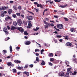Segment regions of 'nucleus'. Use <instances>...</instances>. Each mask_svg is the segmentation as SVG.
<instances>
[{
  "label": "nucleus",
  "mask_w": 77,
  "mask_h": 77,
  "mask_svg": "<svg viewBox=\"0 0 77 77\" xmlns=\"http://www.w3.org/2000/svg\"><path fill=\"white\" fill-rule=\"evenodd\" d=\"M2 53H3V54H6V53H7V51L6 50H3L2 51Z\"/></svg>",
  "instance_id": "27"
},
{
  "label": "nucleus",
  "mask_w": 77,
  "mask_h": 77,
  "mask_svg": "<svg viewBox=\"0 0 77 77\" xmlns=\"http://www.w3.org/2000/svg\"><path fill=\"white\" fill-rule=\"evenodd\" d=\"M11 64H12V63L11 62H8L7 63V65H8V66H11Z\"/></svg>",
  "instance_id": "20"
},
{
  "label": "nucleus",
  "mask_w": 77,
  "mask_h": 77,
  "mask_svg": "<svg viewBox=\"0 0 77 77\" xmlns=\"http://www.w3.org/2000/svg\"><path fill=\"white\" fill-rule=\"evenodd\" d=\"M48 20H49V19H48V18H46L45 19V21H48Z\"/></svg>",
  "instance_id": "57"
},
{
  "label": "nucleus",
  "mask_w": 77,
  "mask_h": 77,
  "mask_svg": "<svg viewBox=\"0 0 77 77\" xmlns=\"http://www.w3.org/2000/svg\"><path fill=\"white\" fill-rule=\"evenodd\" d=\"M21 16L22 17H23V18H24V15L23 14H21Z\"/></svg>",
  "instance_id": "60"
},
{
  "label": "nucleus",
  "mask_w": 77,
  "mask_h": 77,
  "mask_svg": "<svg viewBox=\"0 0 77 77\" xmlns=\"http://www.w3.org/2000/svg\"><path fill=\"white\" fill-rule=\"evenodd\" d=\"M9 39H10V38H9V37H8V38H5V41H8V40H9Z\"/></svg>",
  "instance_id": "32"
},
{
  "label": "nucleus",
  "mask_w": 77,
  "mask_h": 77,
  "mask_svg": "<svg viewBox=\"0 0 77 77\" xmlns=\"http://www.w3.org/2000/svg\"><path fill=\"white\" fill-rule=\"evenodd\" d=\"M53 33H55V34H58V32L57 31L54 32Z\"/></svg>",
  "instance_id": "54"
},
{
  "label": "nucleus",
  "mask_w": 77,
  "mask_h": 77,
  "mask_svg": "<svg viewBox=\"0 0 77 77\" xmlns=\"http://www.w3.org/2000/svg\"><path fill=\"white\" fill-rule=\"evenodd\" d=\"M59 76L63 77V76L65 75V74H64V72H61L59 73Z\"/></svg>",
  "instance_id": "4"
},
{
  "label": "nucleus",
  "mask_w": 77,
  "mask_h": 77,
  "mask_svg": "<svg viewBox=\"0 0 77 77\" xmlns=\"http://www.w3.org/2000/svg\"><path fill=\"white\" fill-rule=\"evenodd\" d=\"M27 18L29 20H33V17L30 16H27Z\"/></svg>",
  "instance_id": "7"
},
{
  "label": "nucleus",
  "mask_w": 77,
  "mask_h": 77,
  "mask_svg": "<svg viewBox=\"0 0 77 77\" xmlns=\"http://www.w3.org/2000/svg\"><path fill=\"white\" fill-rule=\"evenodd\" d=\"M67 72L69 73V74H71L72 73V71H71V68H69L67 69Z\"/></svg>",
  "instance_id": "8"
},
{
  "label": "nucleus",
  "mask_w": 77,
  "mask_h": 77,
  "mask_svg": "<svg viewBox=\"0 0 77 77\" xmlns=\"http://www.w3.org/2000/svg\"><path fill=\"white\" fill-rule=\"evenodd\" d=\"M3 30L5 32H6V31H7V28H4L3 29Z\"/></svg>",
  "instance_id": "36"
},
{
  "label": "nucleus",
  "mask_w": 77,
  "mask_h": 77,
  "mask_svg": "<svg viewBox=\"0 0 77 77\" xmlns=\"http://www.w3.org/2000/svg\"><path fill=\"white\" fill-rule=\"evenodd\" d=\"M20 13H16V15L17 16H18V17H19L20 15Z\"/></svg>",
  "instance_id": "46"
},
{
  "label": "nucleus",
  "mask_w": 77,
  "mask_h": 77,
  "mask_svg": "<svg viewBox=\"0 0 77 77\" xmlns=\"http://www.w3.org/2000/svg\"><path fill=\"white\" fill-rule=\"evenodd\" d=\"M23 74H26V75H27V76H29V75H30V73H29V72H26V71L24 72H23Z\"/></svg>",
  "instance_id": "10"
},
{
  "label": "nucleus",
  "mask_w": 77,
  "mask_h": 77,
  "mask_svg": "<svg viewBox=\"0 0 77 77\" xmlns=\"http://www.w3.org/2000/svg\"><path fill=\"white\" fill-rule=\"evenodd\" d=\"M21 63V61L18 60L17 63Z\"/></svg>",
  "instance_id": "56"
},
{
  "label": "nucleus",
  "mask_w": 77,
  "mask_h": 77,
  "mask_svg": "<svg viewBox=\"0 0 77 77\" xmlns=\"http://www.w3.org/2000/svg\"><path fill=\"white\" fill-rule=\"evenodd\" d=\"M54 18H58V17H59V16L54 15Z\"/></svg>",
  "instance_id": "52"
},
{
  "label": "nucleus",
  "mask_w": 77,
  "mask_h": 77,
  "mask_svg": "<svg viewBox=\"0 0 77 77\" xmlns=\"http://www.w3.org/2000/svg\"><path fill=\"white\" fill-rule=\"evenodd\" d=\"M49 65L50 66H53V64H52V63H51V62H50L49 63Z\"/></svg>",
  "instance_id": "47"
},
{
  "label": "nucleus",
  "mask_w": 77,
  "mask_h": 77,
  "mask_svg": "<svg viewBox=\"0 0 77 77\" xmlns=\"http://www.w3.org/2000/svg\"><path fill=\"white\" fill-rule=\"evenodd\" d=\"M5 33L6 35H7V34L8 35V31L5 32Z\"/></svg>",
  "instance_id": "53"
},
{
  "label": "nucleus",
  "mask_w": 77,
  "mask_h": 77,
  "mask_svg": "<svg viewBox=\"0 0 77 77\" xmlns=\"http://www.w3.org/2000/svg\"><path fill=\"white\" fill-rule=\"evenodd\" d=\"M50 60L51 62H53L54 60V59L53 58H50Z\"/></svg>",
  "instance_id": "31"
},
{
  "label": "nucleus",
  "mask_w": 77,
  "mask_h": 77,
  "mask_svg": "<svg viewBox=\"0 0 77 77\" xmlns=\"http://www.w3.org/2000/svg\"><path fill=\"white\" fill-rule=\"evenodd\" d=\"M18 69H21V67L20 66H18L17 67Z\"/></svg>",
  "instance_id": "51"
},
{
  "label": "nucleus",
  "mask_w": 77,
  "mask_h": 77,
  "mask_svg": "<svg viewBox=\"0 0 77 77\" xmlns=\"http://www.w3.org/2000/svg\"><path fill=\"white\" fill-rule=\"evenodd\" d=\"M13 24L14 26H17V23L16 22H14L13 23Z\"/></svg>",
  "instance_id": "33"
},
{
  "label": "nucleus",
  "mask_w": 77,
  "mask_h": 77,
  "mask_svg": "<svg viewBox=\"0 0 77 77\" xmlns=\"http://www.w3.org/2000/svg\"><path fill=\"white\" fill-rule=\"evenodd\" d=\"M44 26L45 27V29H47V28H48V27H50V23H47V24H46L45 25H44Z\"/></svg>",
  "instance_id": "5"
},
{
  "label": "nucleus",
  "mask_w": 77,
  "mask_h": 77,
  "mask_svg": "<svg viewBox=\"0 0 77 77\" xmlns=\"http://www.w3.org/2000/svg\"><path fill=\"white\" fill-rule=\"evenodd\" d=\"M12 12V9H10L8 10V12L9 14H11Z\"/></svg>",
  "instance_id": "16"
},
{
  "label": "nucleus",
  "mask_w": 77,
  "mask_h": 77,
  "mask_svg": "<svg viewBox=\"0 0 77 77\" xmlns=\"http://www.w3.org/2000/svg\"><path fill=\"white\" fill-rule=\"evenodd\" d=\"M66 45L67 46H68V47H70V46H71L72 45V43L69 42H68L66 44Z\"/></svg>",
  "instance_id": "9"
},
{
  "label": "nucleus",
  "mask_w": 77,
  "mask_h": 77,
  "mask_svg": "<svg viewBox=\"0 0 77 77\" xmlns=\"http://www.w3.org/2000/svg\"><path fill=\"white\" fill-rule=\"evenodd\" d=\"M11 18L9 16H8L6 17L5 20L6 21H8L9 20H11Z\"/></svg>",
  "instance_id": "12"
},
{
  "label": "nucleus",
  "mask_w": 77,
  "mask_h": 77,
  "mask_svg": "<svg viewBox=\"0 0 77 77\" xmlns=\"http://www.w3.org/2000/svg\"><path fill=\"white\" fill-rule=\"evenodd\" d=\"M64 20H65V21H68V18L66 17H64Z\"/></svg>",
  "instance_id": "45"
},
{
  "label": "nucleus",
  "mask_w": 77,
  "mask_h": 77,
  "mask_svg": "<svg viewBox=\"0 0 77 77\" xmlns=\"http://www.w3.org/2000/svg\"><path fill=\"white\" fill-rule=\"evenodd\" d=\"M24 35H26V36H27L29 35V33H27V32L26 31H25L24 32Z\"/></svg>",
  "instance_id": "24"
},
{
  "label": "nucleus",
  "mask_w": 77,
  "mask_h": 77,
  "mask_svg": "<svg viewBox=\"0 0 77 77\" xmlns=\"http://www.w3.org/2000/svg\"><path fill=\"white\" fill-rule=\"evenodd\" d=\"M57 27L58 28V29H62L63 26V25L61 24H57Z\"/></svg>",
  "instance_id": "1"
},
{
  "label": "nucleus",
  "mask_w": 77,
  "mask_h": 77,
  "mask_svg": "<svg viewBox=\"0 0 77 77\" xmlns=\"http://www.w3.org/2000/svg\"><path fill=\"white\" fill-rule=\"evenodd\" d=\"M34 5H37L38 4V3L36 2H34Z\"/></svg>",
  "instance_id": "58"
},
{
  "label": "nucleus",
  "mask_w": 77,
  "mask_h": 77,
  "mask_svg": "<svg viewBox=\"0 0 77 77\" xmlns=\"http://www.w3.org/2000/svg\"><path fill=\"white\" fill-rule=\"evenodd\" d=\"M57 53L58 54V56H60V54H61V52H60V51H58L57 52Z\"/></svg>",
  "instance_id": "40"
},
{
  "label": "nucleus",
  "mask_w": 77,
  "mask_h": 77,
  "mask_svg": "<svg viewBox=\"0 0 77 77\" xmlns=\"http://www.w3.org/2000/svg\"><path fill=\"white\" fill-rule=\"evenodd\" d=\"M13 71L14 72V73H17V70H16V69H13Z\"/></svg>",
  "instance_id": "28"
},
{
  "label": "nucleus",
  "mask_w": 77,
  "mask_h": 77,
  "mask_svg": "<svg viewBox=\"0 0 77 77\" xmlns=\"http://www.w3.org/2000/svg\"><path fill=\"white\" fill-rule=\"evenodd\" d=\"M10 51L11 53H12V46H10Z\"/></svg>",
  "instance_id": "21"
},
{
  "label": "nucleus",
  "mask_w": 77,
  "mask_h": 77,
  "mask_svg": "<svg viewBox=\"0 0 77 77\" xmlns=\"http://www.w3.org/2000/svg\"><path fill=\"white\" fill-rule=\"evenodd\" d=\"M30 42L29 41H27L25 43V44H26V45H30Z\"/></svg>",
  "instance_id": "18"
},
{
  "label": "nucleus",
  "mask_w": 77,
  "mask_h": 77,
  "mask_svg": "<svg viewBox=\"0 0 77 77\" xmlns=\"http://www.w3.org/2000/svg\"><path fill=\"white\" fill-rule=\"evenodd\" d=\"M40 7L41 8H42V9H43V8H44V6H43V5H41V4H40Z\"/></svg>",
  "instance_id": "38"
},
{
  "label": "nucleus",
  "mask_w": 77,
  "mask_h": 77,
  "mask_svg": "<svg viewBox=\"0 0 77 77\" xmlns=\"http://www.w3.org/2000/svg\"><path fill=\"white\" fill-rule=\"evenodd\" d=\"M28 66H29V64H26L24 68L25 69L27 68L28 67Z\"/></svg>",
  "instance_id": "37"
},
{
  "label": "nucleus",
  "mask_w": 77,
  "mask_h": 77,
  "mask_svg": "<svg viewBox=\"0 0 77 77\" xmlns=\"http://www.w3.org/2000/svg\"><path fill=\"white\" fill-rule=\"evenodd\" d=\"M54 2H56L59 3L60 2V0L58 1V0H54Z\"/></svg>",
  "instance_id": "42"
},
{
  "label": "nucleus",
  "mask_w": 77,
  "mask_h": 77,
  "mask_svg": "<svg viewBox=\"0 0 77 77\" xmlns=\"http://www.w3.org/2000/svg\"><path fill=\"white\" fill-rule=\"evenodd\" d=\"M14 62L15 63H18V60H14Z\"/></svg>",
  "instance_id": "48"
},
{
  "label": "nucleus",
  "mask_w": 77,
  "mask_h": 77,
  "mask_svg": "<svg viewBox=\"0 0 77 77\" xmlns=\"http://www.w3.org/2000/svg\"><path fill=\"white\" fill-rule=\"evenodd\" d=\"M36 60L37 62H39L40 60L39 59V57H36Z\"/></svg>",
  "instance_id": "29"
},
{
  "label": "nucleus",
  "mask_w": 77,
  "mask_h": 77,
  "mask_svg": "<svg viewBox=\"0 0 77 77\" xmlns=\"http://www.w3.org/2000/svg\"><path fill=\"white\" fill-rule=\"evenodd\" d=\"M17 29L21 33L24 32V29H23L21 27H18Z\"/></svg>",
  "instance_id": "2"
},
{
  "label": "nucleus",
  "mask_w": 77,
  "mask_h": 77,
  "mask_svg": "<svg viewBox=\"0 0 77 77\" xmlns=\"http://www.w3.org/2000/svg\"><path fill=\"white\" fill-rule=\"evenodd\" d=\"M17 24L19 26H21V24H22V21L21 20V19H19L17 20Z\"/></svg>",
  "instance_id": "3"
},
{
  "label": "nucleus",
  "mask_w": 77,
  "mask_h": 77,
  "mask_svg": "<svg viewBox=\"0 0 77 77\" xmlns=\"http://www.w3.org/2000/svg\"><path fill=\"white\" fill-rule=\"evenodd\" d=\"M56 38H62V35H57V37Z\"/></svg>",
  "instance_id": "30"
},
{
  "label": "nucleus",
  "mask_w": 77,
  "mask_h": 77,
  "mask_svg": "<svg viewBox=\"0 0 77 77\" xmlns=\"http://www.w3.org/2000/svg\"><path fill=\"white\" fill-rule=\"evenodd\" d=\"M23 24H25V25H27V21L26 20L23 21Z\"/></svg>",
  "instance_id": "34"
},
{
  "label": "nucleus",
  "mask_w": 77,
  "mask_h": 77,
  "mask_svg": "<svg viewBox=\"0 0 77 77\" xmlns=\"http://www.w3.org/2000/svg\"><path fill=\"white\" fill-rule=\"evenodd\" d=\"M65 62L66 65H67V66H69V61H66Z\"/></svg>",
  "instance_id": "19"
},
{
  "label": "nucleus",
  "mask_w": 77,
  "mask_h": 77,
  "mask_svg": "<svg viewBox=\"0 0 77 77\" xmlns=\"http://www.w3.org/2000/svg\"><path fill=\"white\" fill-rule=\"evenodd\" d=\"M6 9H7V7H2V8L1 7L0 8V11H2V10H3V11H5Z\"/></svg>",
  "instance_id": "6"
},
{
  "label": "nucleus",
  "mask_w": 77,
  "mask_h": 77,
  "mask_svg": "<svg viewBox=\"0 0 77 77\" xmlns=\"http://www.w3.org/2000/svg\"><path fill=\"white\" fill-rule=\"evenodd\" d=\"M48 56L49 57H53V53H50L48 54Z\"/></svg>",
  "instance_id": "15"
},
{
  "label": "nucleus",
  "mask_w": 77,
  "mask_h": 77,
  "mask_svg": "<svg viewBox=\"0 0 77 77\" xmlns=\"http://www.w3.org/2000/svg\"><path fill=\"white\" fill-rule=\"evenodd\" d=\"M35 55L36 56H39V54H38V53H36L35 54Z\"/></svg>",
  "instance_id": "61"
},
{
  "label": "nucleus",
  "mask_w": 77,
  "mask_h": 77,
  "mask_svg": "<svg viewBox=\"0 0 77 77\" xmlns=\"http://www.w3.org/2000/svg\"><path fill=\"white\" fill-rule=\"evenodd\" d=\"M65 39H66L67 40H68L69 38L68 36H66V38H65Z\"/></svg>",
  "instance_id": "41"
},
{
  "label": "nucleus",
  "mask_w": 77,
  "mask_h": 77,
  "mask_svg": "<svg viewBox=\"0 0 77 77\" xmlns=\"http://www.w3.org/2000/svg\"><path fill=\"white\" fill-rule=\"evenodd\" d=\"M13 8L14 9V10H16V11H17V6H14L13 7Z\"/></svg>",
  "instance_id": "25"
},
{
  "label": "nucleus",
  "mask_w": 77,
  "mask_h": 77,
  "mask_svg": "<svg viewBox=\"0 0 77 77\" xmlns=\"http://www.w3.org/2000/svg\"><path fill=\"white\" fill-rule=\"evenodd\" d=\"M41 65L42 66H43L45 65V61H44V60H42V63Z\"/></svg>",
  "instance_id": "11"
},
{
  "label": "nucleus",
  "mask_w": 77,
  "mask_h": 77,
  "mask_svg": "<svg viewBox=\"0 0 77 77\" xmlns=\"http://www.w3.org/2000/svg\"><path fill=\"white\" fill-rule=\"evenodd\" d=\"M13 17L14 18H15L16 17V15L15 14L13 15Z\"/></svg>",
  "instance_id": "55"
},
{
  "label": "nucleus",
  "mask_w": 77,
  "mask_h": 77,
  "mask_svg": "<svg viewBox=\"0 0 77 77\" xmlns=\"http://www.w3.org/2000/svg\"><path fill=\"white\" fill-rule=\"evenodd\" d=\"M2 12L4 13V14H7V11H5L3 12Z\"/></svg>",
  "instance_id": "62"
},
{
  "label": "nucleus",
  "mask_w": 77,
  "mask_h": 77,
  "mask_svg": "<svg viewBox=\"0 0 77 77\" xmlns=\"http://www.w3.org/2000/svg\"><path fill=\"white\" fill-rule=\"evenodd\" d=\"M22 8V7H21V6H20L18 7V9H21Z\"/></svg>",
  "instance_id": "50"
},
{
  "label": "nucleus",
  "mask_w": 77,
  "mask_h": 77,
  "mask_svg": "<svg viewBox=\"0 0 77 77\" xmlns=\"http://www.w3.org/2000/svg\"><path fill=\"white\" fill-rule=\"evenodd\" d=\"M17 29V27H15L14 26H12L11 29V30H14L15 29Z\"/></svg>",
  "instance_id": "13"
},
{
  "label": "nucleus",
  "mask_w": 77,
  "mask_h": 77,
  "mask_svg": "<svg viewBox=\"0 0 77 77\" xmlns=\"http://www.w3.org/2000/svg\"><path fill=\"white\" fill-rule=\"evenodd\" d=\"M54 41L55 42V43H57V40H55V39L54 40Z\"/></svg>",
  "instance_id": "63"
},
{
  "label": "nucleus",
  "mask_w": 77,
  "mask_h": 77,
  "mask_svg": "<svg viewBox=\"0 0 77 77\" xmlns=\"http://www.w3.org/2000/svg\"><path fill=\"white\" fill-rule=\"evenodd\" d=\"M43 51H44V49L42 50L41 51V54H43V53H42Z\"/></svg>",
  "instance_id": "44"
},
{
  "label": "nucleus",
  "mask_w": 77,
  "mask_h": 77,
  "mask_svg": "<svg viewBox=\"0 0 77 77\" xmlns=\"http://www.w3.org/2000/svg\"><path fill=\"white\" fill-rule=\"evenodd\" d=\"M67 6H68V4H66L64 6L60 5L59 6V7L60 8H65V7H66Z\"/></svg>",
  "instance_id": "14"
},
{
  "label": "nucleus",
  "mask_w": 77,
  "mask_h": 77,
  "mask_svg": "<svg viewBox=\"0 0 77 77\" xmlns=\"http://www.w3.org/2000/svg\"><path fill=\"white\" fill-rule=\"evenodd\" d=\"M1 14V17H3L5 16V14L3 13V12H2Z\"/></svg>",
  "instance_id": "35"
},
{
  "label": "nucleus",
  "mask_w": 77,
  "mask_h": 77,
  "mask_svg": "<svg viewBox=\"0 0 77 77\" xmlns=\"http://www.w3.org/2000/svg\"><path fill=\"white\" fill-rule=\"evenodd\" d=\"M40 50L39 49H36L35 50V52H36L37 51H39Z\"/></svg>",
  "instance_id": "43"
},
{
  "label": "nucleus",
  "mask_w": 77,
  "mask_h": 77,
  "mask_svg": "<svg viewBox=\"0 0 77 77\" xmlns=\"http://www.w3.org/2000/svg\"><path fill=\"white\" fill-rule=\"evenodd\" d=\"M37 7H38V8L40 7V4H38L37 5Z\"/></svg>",
  "instance_id": "59"
},
{
  "label": "nucleus",
  "mask_w": 77,
  "mask_h": 77,
  "mask_svg": "<svg viewBox=\"0 0 77 77\" xmlns=\"http://www.w3.org/2000/svg\"><path fill=\"white\" fill-rule=\"evenodd\" d=\"M69 74L68 72H67L66 74L64 76V77H69Z\"/></svg>",
  "instance_id": "17"
},
{
  "label": "nucleus",
  "mask_w": 77,
  "mask_h": 77,
  "mask_svg": "<svg viewBox=\"0 0 77 77\" xmlns=\"http://www.w3.org/2000/svg\"><path fill=\"white\" fill-rule=\"evenodd\" d=\"M33 65L31 64L29 66V68H33Z\"/></svg>",
  "instance_id": "39"
},
{
  "label": "nucleus",
  "mask_w": 77,
  "mask_h": 77,
  "mask_svg": "<svg viewBox=\"0 0 77 77\" xmlns=\"http://www.w3.org/2000/svg\"><path fill=\"white\" fill-rule=\"evenodd\" d=\"M70 31L72 32H75V29L74 28H72L70 29Z\"/></svg>",
  "instance_id": "23"
},
{
  "label": "nucleus",
  "mask_w": 77,
  "mask_h": 77,
  "mask_svg": "<svg viewBox=\"0 0 77 77\" xmlns=\"http://www.w3.org/2000/svg\"><path fill=\"white\" fill-rule=\"evenodd\" d=\"M77 72L76 71H74L73 73H72V75H76V74H77Z\"/></svg>",
  "instance_id": "26"
},
{
  "label": "nucleus",
  "mask_w": 77,
  "mask_h": 77,
  "mask_svg": "<svg viewBox=\"0 0 77 77\" xmlns=\"http://www.w3.org/2000/svg\"><path fill=\"white\" fill-rule=\"evenodd\" d=\"M28 26L29 28H30L32 26V25L29 22L28 24Z\"/></svg>",
  "instance_id": "22"
},
{
  "label": "nucleus",
  "mask_w": 77,
  "mask_h": 77,
  "mask_svg": "<svg viewBox=\"0 0 77 77\" xmlns=\"http://www.w3.org/2000/svg\"><path fill=\"white\" fill-rule=\"evenodd\" d=\"M49 25L50 26H54V24H53V23L51 24L49 23Z\"/></svg>",
  "instance_id": "49"
},
{
  "label": "nucleus",
  "mask_w": 77,
  "mask_h": 77,
  "mask_svg": "<svg viewBox=\"0 0 77 77\" xmlns=\"http://www.w3.org/2000/svg\"><path fill=\"white\" fill-rule=\"evenodd\" d=\"M7 28H8V29H10V27H9V26H7Z\"/></svg>",
  "instance_id": "64"
}]
</instances>
